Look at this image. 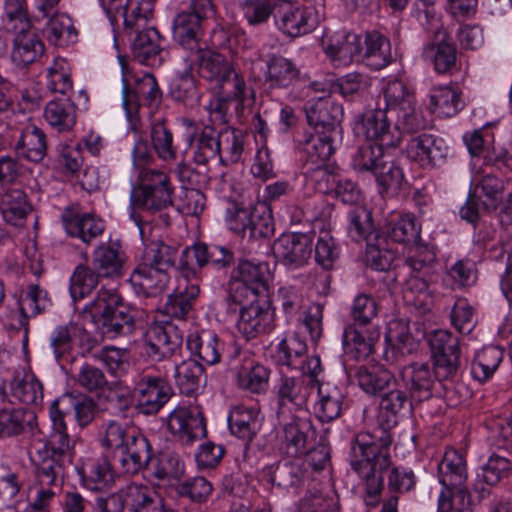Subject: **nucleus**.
Wrapping results in <instances>:
<instances>
[{
	"label": "nucleus",
	"mask_w": 512,
	"mask_h": 512,
	"mask_svg": "<svg viewBox=\"0 0 512 512\" xmlns=\"http://www.w3.org/2000/svg\"><path fill=\"white\" fill-rule=\"evenodd\" d=\"M183 334L172 323L152 326L146 334V354L153 361L170 359L182 347Z\"/></svg>",
	"instance_id": "obj_16"
},
{
	"label": "nucleus",
	"mask_w": 512,
	"mask_h": 512,
	"mask_svg": "<svg viewBox=\"0 0 512 512\" xmlns=\"http://www.w3.org/2000/svg\"><path fill=\"white\" fill-rule=\"evenodd\" d=\"M125 500L131 512H164L163 498L147 486H128Z\"/></svg>",
	"instance_id": "obj_47"
},
{
	"label": "nucleus",
	"mask_w": 512,
	"mask_h": 512,
	"mask_svg": "<svg viewBox=\"0 0 512 512\" xmlns=\"http://www.w3.org/2000/svg\"><path fill=\"white\" fill-rule=\"evenodd\" d=\"M126 253L120 241L100 243L92 252L91 266L103 279L116 280L124 275Z\"/></svg>",
	"instance_id": "obj_18"
},
{
	"label": "nucleus",
	"mask_w": 512,
	"mask_h": 512,
	"mask_svg": "<svg viewBox=\"0 0 512 512\" xmlns=\"http://www.w3.org/2000/svg\"><path fill=\"white\" fill-rule=\"evenodd\" d=\"M359 387L368 395H382L396 386L395 376L382 366L356 367L353 374Z\"/></svg>",
	"instance_id": "obj_31"
},
{
	"label": "nucleus",
	"mask_w": 512,
	"mask_h": 512,
	"mask_svg": "<svg viewBox=\"0 0 512 512\" xmlns=\"http://www.w3.org/2000/svg\"><path fill=\"white\" fill-rule=\"evenodd\" d=\"M12 395L27 405H38L43 400L41 382L32 373L16 374L11 382Z\"/></svg>",
	"instance_id": "obj_59"
},
{
	"label": "nucleus",
	"mask_w": 512,
	"mask_h": 512,
	"mask_svg": "<svg viewBox=\"0 0 512 512\" xmlns=\"http://www.w3.org/2000/svg\"><path fill=\"white\" fill-rule=\"evenodd\" d=\"M341 140H330V134H309L299 141L301 151L305 157L304 165H322L327 163L334 154L337 144Z\"/></svg>",
	"instance_id": "obj_36"
},
{
	"label": "nucleus",
	"mask_w": 512,
	"mask_h": 512,
	"mask_svg": "<svg viewBox=\"0 0 512 512\" xmlns=\"http://www.w3.org/2000/svg\"><path fill=\"white\" fill-rule=\"evenodd\" d=\"M37 428V416L25 408L0 410V437L32 436Z\"/></svg>",
	"instance_id": "obj_27"
},
{
	"label": "nucleus",
	"mask_w": 512,
	"mask_h": 512,
	"mask_svg": "<svg viewBox=\"0 0 512 512\" xmlns=\"http://www.w3.org/2000/svg\"><path fill=\"white\" fill-rule=\"evenodd\" d=\"M381 236H383L386 241L391 240L399 244L416 243L420 238V227L415 224L414 216L406 214L389 222L385 226Z\"/></svg>",
	"instance_id": "obj_55"
},
{
	"label": "nucleus",
	"mask_w": 512,
	"mask_h": 512,
	"mask_svg": "<svg viewBox=\"0 0 512 512\" xmlns=\"http://www.w3.org/2000/svg\"><path fill=\"white\" fill-rule=\"evenodd\" d=\"M228 425L233 435L247 443L252 441L260 427L257 414L244 407H235L230 412Z\"/></svg>",
	"instance_id": "obj_52"
},
{
	"label": "nucleus",
	"mask_w": 512,
	"mask_h": 512,
	"mask_svg": "<svg viewBox=\"0 0 512 512\" xmlns=\"http://www.w3.org/2000/svg\"><path fill=\"white\" fill-rule=\"evenodd\" d=\"M151 141L159 158L164 161L176 159L177 151L173 145V134L165 118H158L152 122Z\"/></svg>",
	"instance_id": "obj_60"
},
{
	"label": "nucleus",
	"mask_w": 512,
	"mask_h": 512,
	"mask_svg": "<svg viewBox=\"0 0 512 512\" xmlns=\"http://www.w3.org/2000/svg\"><path fill=\"white\" fill-rule=\"evenodd\" d=\"M437 475L444 489L464 485L467 469L463 456L455 449H447L437 465Z\"/></svg>",
	"instance_id": "obj_37"
},
{
	"label": "nucleus",
	"mask_w": 512,
	"mask_h": 512,
	"mask_svg": "<svg viewBox=\"0 0 512 512\" xmlns=\"http://www.w3.org/2000/svg\"><path fill=\"white\" fill-rule=\"evenodd\" d=\"M360 61L373 70H381L391 62L390 42L377 31L367 32Z\"/></svg>",
	"instance_id": "obj_38"
},
{
	"label": "nucleus",
	"mask_w": 512,
	"mask_h": 512,
	"mask_svg": "<svg viewBox=\"0 0 512 512\" xmlns=\"http://www.w3.org/2000/svg\"><path fill=\"white\" fill-rule=\"evenodd\" d=\"M172 204L169 177L158 170L142 169L139 173V183L131 192V218L135 223L140 227L142 222L137 210L161 212Z\"/></svg>",
	"instance_id": "obj_4"
},
{
	"label": "nucleus",
	"mask_w": 512,
	"mask_h": 512,
	"mask_svg": "<svg viewBox=\"0 0 512 512\" xmlns=\"http://www.w3.org/2000/svg\"><path fill=\"white\" fill-rule=\"evenodd\" d=\"M470 191L479 199L485 198L481 201L483 210L493 211L502 201L504 181L492 173H487L473 180Z\"/></svg>",
	"instance_id": "obj_46"
},
{
	"label": "nucleus",
	"mask_w": 512,
	"mask_h": 512,
	"mask_svg": "<svg viewBox=\"0 0 512 512\" xmlns=\"http://www.w3.org/2000/svg\"><path fill=\"white\" fill-rule=\"evenodd\" d=\"M203 22L197 16L180 12L173 21V37L182 49L181 55L199 51L206 43L202 40Z\"/></svg>",
	"instance_id": "obj_24"
},
{
	"label": "nucleus",
	"mask_w": 512,
	"mask_h": 512,
	"mask_svg": "<svg viewBox=\"0 0 512 512\" xmlns=\"http://www.w3.org/2000/svg\"><path fill=\"white\" fill-rule=\"evenodd\" d=\"M234 263V253L230 249L215 244L196 243L182 251L178 269L186 279H190L203 267L224 270Z\"/></svg>",
	"instance_id": "obj_5"
},
{
	"label": "nucleus",
	"mask_w": 512,
	"mask_h": 512,
	"mask_svg": "<svg viewBox=\"0 0 512 512\" xmlns=\"http://www.w3.org/2000/svg\"><path fill=\"white\" fill-rule=\"evenodd\" d=\"M84 312L107 338L128 335L134 329L136 310L125 303L115 289L102 287L96 298L85 305Z\"/></svg>",
	"instance_id": "obj_3"
},
{
	"label": "nucleus",
	"mask_w": 512,
	"mask_h": 512,
	"mask_svg": "<svg viewBox=\"0 0 512 512\" xmlns=\"http://www.w3.org/2000/svg\"><path fill=\"white\" fill-rule=\"evenodd\" d=\"M50 418L53 430L45 440L43 447L37 451L47 452L48 455L73 462L74 443L67 433L66 422L61 418V412L50 411Z\"/></svg>",
	"instance_id": "obj_28"
},
{
	"label": "nucleus",
	"mask_w": 512,
	"mask_h": 512,
	"mask_svg": "<svg viewBox=\"0 0 512 512\" xmlns=\"http://www.w3.org/2000/svg\"><path fill=\"white\" fill-rule=\"evenodd\" d=\"M183 473V461L171 450L160 451L152 463V475L160 481L179 479Z\"/></svg>",
	"instance_id": "obj_63"
},
{
	"label": "nucleus",
	"mask_w": 512,
	"mask_h": 512,
	"mask_svg": "<svg viewBox=\"0 0 512 512\" xmlns=\"http://www.w3.org/2000/svg\"><path fill=\"white\" fill-rule=\"evenodd\" d=\"M180 58L186 64V71L198 67L204 78L216 82L233 67L224 55L209 49L206 44L199 51L180 55Z\"/></svg>",
	"instance_id": "obj_20"
},
{
	"label": "nucleus",
	"mask_w": 512,
	"mask_h": 512,
	"mask_svg": "<svg viewBox=\"0 0 512 512\" xmlns=\"http://www.w3.org/2000/svg\"><path fill=\"white\" fill-rule=\"evenodd\" d=\"M47 41L57 47H67L77 41L78 32L72 19L65 13H56L43 28Z\"/></svg>",
	"instance_id": "obj_45"
},
{
	"label": "nucleus",
	"mask_w": 512,
	"mask_h": 512,
	"mask_svg": "<svg viewBox=\"0 0 512 512\" xmlns=\"http://www.w3.org/2000/svg\"><path fill=\"white\" fill-rule=\"evenodd\" d=\"M298 77L299 72L290 60L281 56L269 60L265 80L269 89H287L298 81Z\"/></svg>",
	"instance_id": "obj_48"
},
{
	"label": "nucleus",
	"mask_w": 512,
	"mask_h": 512,
	"mask_svg": "<svg viewBox=\"0 0 512 512\" xmlns=\"http://www.w3.org/2000/svg\"><path fill=\"white\" fill-rule=\"evenodd\" d=\"M378 422L380 428L374 434L360 433L350 443L349 461L351 468L365 481L368 506H376L383 489V472L390 464L388 448L392 438L389 430L400 419L409 416L415 401L405 391L390 388L381 395Z\"/></svg>",
	"instance_id": "obj_1"
},
{
	"label": "nucleus",
	"mask_w": 512,
	"mask_h": 512,
	"mask_svg": "<svg viewBox=\"0 0 512 512\" xmlns=\"http://www.w3.org/2000/svg\"><path fill=\"white\" fill-rule=\"evenodd\" d=\"M273 254L288 268L304 266L311 258L313 239L305 233L282 234L273 244Z\"/></svg>",
	"instance_id": "obj_14"
},
{
	"label": "nucleus",
	"mask_w": 512,
	"mask_h": 512,
	"mask_svg": "<svg viewBox=\"0 0 512 512\" xmlns=\"http://www.w3.org/2000/svg\"><path fill=\"white\" fill-rule=\"evenodd\" d=\"M383 96L385 100V108L391 117L399 110L408 108L412 104H415V97L409 90L407 85L399 80L394 79L389 81L383 89Z\"/></svg>",
	"instance_id": "obj_61"
},
{
	"label": "nucleus",
	"mask_w": 512,
	"mask_h": 512,
	"mask_svg": "<svg viewBox=\"0 0 512 512\" xmlns=\"http://www.w3.org/2000/svg\"><path fill=\"white\" fill-rule=\"evenodd\" d=\"M503 358V351L497 346H487L478 351L471 364V374L479 382H485L496 371Z\"/></svg>",
	"instance_id": "obj_58"
},
{
	"label": "nucleus",
	"mask_w": 512,
	"mask_h": 512,
	"mask_svg": "<svg viewBox=\"0 0 512 512\" xmlns=\"http://www.w3.org/2000/svg\"><path fill=\"white\" fill-rule=\"evenodd\" d=\"M172 394L169 384L159 377L145 376L134 387L136 407L145 415L156 414L169 401Z\"/></svg>",
	"instance_id": "obj_17"
},
{
	"label": "nucleus",
	"mask_w": 512,
	"mask_h": 512,
	"mask_svg": "<svg viewBox=\"0 0 512 512\" xmlns=\"http://www.w3.org/2000/svg\"><path fill=\"white\" fill-rule=\"evenodd\" d=\"M102 276L91 266L78 265L70 279V294L76 301L90 294L99 284Z\"/></svg>",
	"instance_id": "obj_64"
},
{
	"label": "nucleus",
	"mask_w": 512,
	"mask_h": 512,
	"mask_svg": "<svg viewBox=\"0 0 512 512\" xmlns=\"http://www.w3.org/2000/svg\"><path fill=\"white\" fill-rule=\"evenodd\" d=\"M315 24L312 9L288 6L280 17L278 27L288 36L298 37L312 31Z\"/></svg>",
	"instance_id": "obj_39"
},
{
	"label": "nucleus",
	"mask_w": 512,
	"mask_h": 512,
	"mask_svg": "<svg viewBox=\"0 0 512 512\" xmlns=\"http://www.w3.org/2000/svg\"><path fill=\"white\" fill-rule=\"evenodd\" d=\"M304 354H307V345L296 335L283 338L277 345L275 359L278 365L297 369L304 363Z\"/></svg>",
	"instance_id": "obj_56"
},
{
	"label": "nucleus",
	"mask_w": 512,
	"mask_h": 512,
	"mask_svg": "<svg viewBox=\"0 0 512 512\" xmlns=\"http://www.w3.org/2000/svg\"><path fill=\"white\" fill-rule=\"evenodd\" d=\"M97 402L84 394L66 393L61 398L56 399L50 406L51 412H61V418L65 420V416L74 411L75 420L80 427H86L95 418L97 413Z\"/></svg>",
	"instance_id": "obj_25"
},
{
	"label": "nucleus",
	"mask_w": 512,
	"mask_h": 512,
	"mask_svg": "<svg viewBox=\"0 0 512 512\" xmlns=\"http://www.w3.org/2000/svg\"><path fill=\"white\" fill-rule=\"evenodd\" d=\"M319 400L315 413L321 422H331L342 414L344 395L338 388L317 387Z\"/></svg>",
	"instance_id": "obj_53"
},
{
	"label": "nucleus",
	"mask_w": 512,
	"mask_h": 512,
	"mask_svg": "<svg viewBox=\"0 0 512 512\" xmlns=\"http://www.w3.org/2000/svg\"><path fill=\"white\" fill-rule=\"evenodd\" d=\"M114 458L120 464V472L127 475H135L148 468L152 460V447L148 439L136 430H132L126 436V442Z\"/></svg>",
	"instance_id": "obj_15"
},
{
	"label": "nucleus",
	"mask_w": 512,
	"mask_h": 512,
	"mask_svg": "<svg viewBox=\"0 0 512 512\" xmlns=\"http://www.w3.org/2000/svg\"><path fill=\"white\" fill-rule=\"evenodd\" d=\"M14 34L11 61L17 67L26 68L43 55L44 43L31 28Z\"/></svg>",
	"instance_id": "obj_29"
},
{
	"label": "nucleus",
	"mask_w": 512,
	"mask_h": 512,
	"mask_svg": "<svg viewBox=\"0 0 512 512\" xmlns=\"http://www.w3.org/2000/svg\"><path fill=\"white\" fill-rule=\"evenodd\" d=\"M13 149L23 159L38 163L44 159L47 152L45 133L38 127H25L14 140Z\"/></svg>",
	"instance_id": "obj_32"
},
{
	"label": "nucleus",
	"mask_w": 512,
	"mask_h": 512,
	"mask_svg": "<svg viewBox=\"0 0 512 512\" xmlns=\"http://www.w3.org/2000/svg\"><path fill=\"white\" fill-rule=\"evenodd\" d=\"M362 50L361 36L352 32L343 33L325 48L326 54L341 65L360 61Z\"/></svg>",
	"instance_id": "obj_41"
},
{
	"label": "nucleus",
	"mask_w": 512,
	"mask_h": 512,
	"mask_svg": "<svg viewBox=\"0 0 512 512\" xmlns=\"http://www.w3.org/2000/svg\"><path fill=\"white\" fill-rule=\"evenodd\" d=\"M393 117L381 108L369 110L363 114L362 127L367 139L379 141L387 148L396 147L401 141V133L391 127Z\"/></svg>",
	"instance_id": "obj_21"
},
{
	"label": "nucleus",
	"mask_w": 512,
	"mask_h": 512,
	"mask_svg": "<svg viewBox=\"0 0 512 512\" xmlns=\"http://www.w3.org/2000/svg\"><path fill=\"white\" fill-rule=\"evenodd\" d=\"M401 376L412 401L421 403L432 397L434 380L437 378L432 374L428 363L413 362L406 365L402 369Z\"/></svg>",
	"instance_id": "obj_22"
},
{
	"label": "nucleus",
	"mask_w": 512,
	"mask_h": 512,
	"mask_svg": "<svg viewBox=\"0 0 512 512\" xmlns=\"http://www.w3.org/2000/svg\"><path fill=\"white\" fill-rule=\"evenodd\" d=\"M178 250L162 241L147 245L141 262L130 275L129 282L139 296L155 298L164 293L170 281Z\"/></svg>",
	"instance_id": "obj_2"
},
{
	"label": "nucleus",
	"mask_w": 512,
	"mask_h": 512,
	"mask_svg": "<svg viewBox=\"0 0 512 512\" xmlns=\"http://www.w3.org/2000/svg\"><path fill=\"white\" fill-rule=\"evenodd\" d=\"M376 339L377 335L363 331L358 325L348 324L343 332L344 351L357 361L365 360L372 354Z\"/></svg>",
	"instance_id": "obj_42"
},
{
	"label": "nucleus",
	"mask_w": 512,
	"mask_h": 512,
	"mask_svg": "<svg viewBox=\"0 0 512 512\" xmlns=\"http://www.w3.org/2000/svg\"><path fill=\"white\" fill-rule=\"evenodd\" d=\"M175 380L180 392L191 396L206 384L204 367L194 359L184 360L175 366Z\"/></svg>",
	"instance_id": "obj_43"
},
{
	"label": "nucleus",
	"mask_w": 512,
	"mask_h": 512,
	"mask_svg": "<svg viewBox=\"0 0 512 512\" xmlns=\"http://www.w3.org/2000/svg\"><path fill=\"white\" fill-rule=\"evenodd\" d=\"M273 313L269 307L261 305L259 301L251 300L247 306L240 309L237 322L239 333L247 340H251L260 334L267 333L272 328Z\"/></svg>",
	"instance_id": "obj_23"
},
{
	"label": "nucleus",
	"mask_w": 512,
	"mask_h": 512,
	"mask_svg": "<svg viewBox=\"0 0 512 512\" xmlns=\"http://www.w3.org/2000/svg\"><path fill=\"white\" fill-rule=\"evenodd\" d=\"M280 426V450L288 457L303 456L316 441V429L300 414L276 416Z\"/></svg>",
	"instance_id": "obj_6"
},
{
	"label": "nucleus",
	"mask_w": 512,
	"mask_h": 512,
	"mask_svg": "<svg viewBox=\"0 0 512 512\" xmlns=\"http://www.w3.org/2000/svg\"><path fill=\"white\" fill-rule=\"evenodd\" d=\"M422 56L438 74H453L460 69L457 47L443 26L435 27L431 41L423 48Z\"/></svg>",
	"instance_id": "obj_11"
},
{
	"label": "nucleus",
	"mask_w": 512,
	"mask_h": 512,
	"mask_svg": "<svg viewBox=\"0 0 512 512\" xmlns=\"http://www.w3.org/2000/svg\"><path fill=\"white\" fill-rule=\"evenodd\" d=\"M219 129L205 125L200 133H189L188 143L193 146V162L196 165L207 166L209 161L219 158Z\"/></svg>",
	"instance_id": "obj_34"
},
{
	"label": "nucleus",
	"mask_w": 512,
	"mask_h": 512,
	"mask_svg": "<svg viewBox=\"0 0 512 512\" xmlns=\"http://www.w3.org/2000/svg\"><path fill=\"white\" fill-rule=\"evenodd\" d=\"M77 471L83 485L90 490H101L114 482L111 463L105 456L87 458Z\"/></svg>",
	"instance_id": "obj_33"
},
{
	"label": "nucleus",
	"mask_w": 512,
	"mask_h": 512,
	"mask_svg": "<svg viewBox=\"0 0 512 512\" xmlns=\"http://www.w3.org/2000/svg\"><path fill=\"white\" fill-rule=\"evenodd\" d=\"M347 231L349 237L355 241H366V245L374 240L376 232L373 225L372 213L365 207H356L348 214Z\"/></svg>",
	"instance_id": "obj_57"
},
{
	"label": "nucleus",
	"mask_w": 512,
	"mask_h": 512,
	"mask_svg": "<svg viewBox=\"0 0 512 512\" xmlns=\"http://www.w3.org/2000/svg\"><path fill=\"white\" fill-rule=\"evenodd\" d=\"M169 431L183 444L206 437V422L199 407H177L168 415Z\"/></svg>",
	"instance_id": "obj_13"
},
{
	"label": "nucleus",
	"mask_w": 512,
	"mask_h": 512,
	"mask_svg": "<svg viewBox=\"0 0 512 512\" xmlns=\"http://www.w3.org/2000/svg\"><path fill=\"white\" fill-rule=\"evenodd\" d=\"M219 163L234 165L241 161L245 147V135L241 130L224 126L219 129Z\"/></svg>",
	"instance_id": "obj_40"
},
{
	"label": "nucleus",
	"mask_w": 512,
	"mask_h": 512,
	"mask_svg": "<svg viewBox=\"0 0 512 512\" xmlns=\"http://www.w3.org/2000/svg\"><path fill=\"white\" fill-rule=\"evenodd\" d=\"M429 99L430 111L445 117H452L463 108L461 93L451 86L434 87Z\"/></svg>",
	"instance_id": "obj_50"
},
{
	"label": "nucleus",
	"mask_w": 512,
	"mask_h": 512,
	"mask_svg": "<svg viewBox=\"0 0 512 512\" xmlns=\"http://www.w3.org/2000/svg\"><path fill=\"white\" fill-rule=\"evenodd\" d=\"M406 151L408 157L423 169H439L445 166L451 153L443 138L427 132L411 136Z\"/></svg>",
	"instance_id": "obj_10"
},
{
	"label": "nucleus",
	"mask_w": 512,
	"mask_h": 512,
	"mask_svg": "<svg viewBox=\"0 0 512 512\" xmlns=\"http://www.w3.org/2000/svg\"><path fill=\"white\" fill-rule=\"evenodd\" d=\"M186 344L191 354L204 363L214 365L220 362L221 345L215 333L202 330L199 333L190 334Z\"/></svg>",
	"instance_id": "obj_44"
},
{
	"label": "nucleus",
	"mask_w": 512,
	"mask_h": 512,
	"mask_svg": "<svg viewBox=\"0 0 512 512\" xmlns=\"http://www.w3.org/2000/svg\"><path fill=\"white\" fill-rule=\"evenodd\" d=\"M313 382L306 376L282 374L274 386L276 416L303 413L314 390Z\"/></svg>",
	"instance_id": "obj_8"
},
{
	"label": "nucleus",
	"mask_w": 512,
	"mask_h": 512,
	"mask_svg": "<svg viewBox=\"0 0 512 512\" xmlns=\"http://www.w3.org/2000/svg\"><path fill=\"white\" fill-rule=\"evenodd\" d=\"M123 107L131 126L136 130L139 108L144 104L157 107L162 101V91L154 75L143 73L131 83L125 74L123 77Z\"/></svg>",
	"instance_id": "obj_7"
},
{
	"label": "nucleus",
	"mask_w": 512,
	"mask_h": 512,
	"mask_svg": "<svg viewBox=\"0 0 512 512\" xmlns=\"http://www.w3.org/2000/svg\"><path fill=\"white\" fill-rule=\"evenodd\" d=\"M308 124L316 133L330 134V140H342L343 108L333 99L319 98L305 107Z\"/></svg>",
	"instance_id": "obj_12"
},
{
	"label": "nucleus",
	"mask_w": 512,
	"mask_h": 512,
	"mask_svg": "<svg viewBox=\"0 0 512 512\" xmlns=\"http://www.w3.org/2000/svg\"><path fill=\"white\" fill-rule=\"evenodd\" d=\"M44 117L59 132L70 131L76 123V106L69 97L51 100L45 107Z\"/></svg>",
	"instance_id": "obj_49"
},
{
	"label": "nucleus",
	"mask_w": 512,
	"mask_h": 512,
	"mask_svg": "<svg viewBox=\"0 0 512 512\" xmlns=\"http://www.w3.org/2000/svg\"><path fill=\"white\" fill-rule=\"evenodd\" d=\"M130 40L133 60L148 66L161 64L162 37L156 28H143Z\"/></svg>",
	"instance_id": "obj_26"
},
{
	"label": "nucleus",
	"mask_w": 512,
	"mask_h": 512,
	"mask_svg": "<svg viewBox=\"0 0 512 512\" xmlns=\"http://www.w3.org/2000/svg\"><path fill=\"white\" fill-rule=\"evenodd\" d=\"M61 219L68 235L80 239L85 244L102 235L105 224L93 213L80 212L75 207L64 209Z\"/></svg>",
	"instance_id": "obj_19"
},
{
	"label": "nucleus",
	"mask_w": 512,
	"mask_h": 512,
	"mask_svg": "<svg viewBox=\"0 0 512 512\" xmlns=\"http://www.w3.org/2000/svg\"><path fill=\"white\" fill-rule=\"evenodd\" d=\"M264 476L273 485L289 489L304 483L306 470L301 460H284L264 469Z\"/></svg>",
	"instance_id": "obj_35"
},
{
	"label": "nucleus",
	"mask_w": 512,
	"mask_h": 512,
	"mask_svg": "<svg viewBox=\"0 0 512 512\" xmlns=\"http://www.w3.org/2000/svg\"><path fill=\"white\" fill-rule=\"evenodd\" d=\"M35 475L42 486L60 487L65 480L71 461L48 455L47 452H38L34 458Z\"/></svg>",
	"instance_id": "obj_30"
},
{
	"label": "nucleus",
	"mask_w": 512,
	"mask_h": 512,
	"mask_svg": "<svg viewBox=\"0 0 512 512\" xmlns=\"http://www.w3.org/2000/svg\"><path fill=\"white\" fill-rule=\"evenodd\" d=\"M29 211L30 206L22 190L14 189L2 196L0 214L6 223L12 226L21 225Z\"/></svg>",
	"instance_id": "obj_51"
},
{
	"label": "nucleus",
	"mask_w": 512,
	"mask_h": 512,
	"mask_svg": "<svg viewBox=\"0 0 512 512\" xmlns=\"http://www.w3.org/2000/svg\"><path fill=\"white\" fill-rule=\"evenodd\" d=\"M429 346L435 377L442 381L456 375L461 362L458 338L447 330H436L429 337Z\"/></svg>",
	"instance_id": "obj_9"
},
{
	"label": "nucleus",
	"mask_w": 512,
	"mask_h": 512,
	"mask_svg": "<svg viewBox=\"0 0 512 512\" xmlns=\"http://www.w3.org/2000/svg\"><path fill=\"white\" fill-rule=\"evenodd\" d=\"M384 147L379 144H366L358 148L352 157V167L360 173L374 175L386 159Z\"/></svg>",
	"instance_id": "obj_62"
},
{
	"label": "nucleus",
	"mask_w": 512,
	"mask_h": 512,
	"mask_svg": "<svg viewBox=\"0 0 512 512\" xmlns=\"http://www.w3.org/2000/svg\"><path fill=\"white\" fill-rule=\"evenodd\" d=\"M270 371L265 366L246 361L237 374L238 385L249 392L260 394L268 388Z\"/></svg>",
	"instance_id": "obj_54"
}]
</instances>
